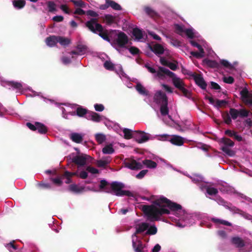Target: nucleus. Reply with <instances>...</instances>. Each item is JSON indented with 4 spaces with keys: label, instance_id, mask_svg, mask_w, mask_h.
Wrapping results in <instances>:
<instances>
[{
    "label": "nucleus",
    "instance_id": "6ab92c4d",
    "mask_svg": "<svg viewBox=\"0 0 252 252\" xmlns=\"http://www.w3.org/2000/svg\"><path fill=\"white\" fill-rule=\"evenodd\" d=\"M169 141L174 145L181 146L185 143V139L179 135H174Z\"/></svg>",
    "mask_w": 252,
    "mask_h": 252
},
{
    "label": "nucleus",
    "instance_id": "423d86ee",
    "mask_svg": "<svg viewBox=\"0 0 252 252\" xmlns=\"http://www.w3.org/2000/svg\"><path fill=\"white\" fill-rule=\"evenodd\" d=\"M229 112L231 119L235 120L238 117L241 118L247 117L249 116L250 111L246 109H236L231 108L229 109Z\"/></svg>",
    "mask_w": 252,
    "mask_h": 252
},
{
    "label": "nucleus",
    "instance_id": "69168bd1",
    "mask_svg": "<svg viewBox=\"0 0 252 252\" xmlns=\"http://www.w3.org/2000/svg\"><path fill=\"white\" fill-rule=\"evenodd\" d=\"M86 170L92 174L98 173V170L91 166H89L86 168Z\"/></svg>",
    "mask_w": 252,
    "mask_h": 252
},
{
    "label": "nucleus",
    "instance_id": "c85d7f7f",
    "mask_svg": "<svg viewBox=\"0 0 252 252\" xmlns=\"http://www.w3.org/2000/svg\"><path fill=\"white\" fill-rule=\"evenodd\" d=\"M76 112L78 116L83 117L85 116L86 117L87 116V114H88L89 111L82 106H79L76 108Z\"/></svg>",
    "mask_w": 252,
    "mask_h": 252
},
{
    "label": "nucleus",
    "instance_id": "de8ad7c7",
    "mask_svg": "<svg viewBox=\"0 0 252 252\" xmlns=\"http://www.w3.org/2000/svg\"><path fill=\"white\" fill-rule=\"evenodd\" d=\"M206 191L210 195H216L218 193V190L216 188L210 187L206 188Z\"/></svg>",
    "mask_w": 252,
    "mask_h": 252
},
{
    "label": "nucleus",
    "instance_id": "49530a36",
    "mask_svg": "<svg viewBox=\"0 0 252 252\" xmlns=\"http://www.w3.org/2000/svg\"><path fill=\"white\" fill-rule=\"evenodd\" d=\"M185 86H184L181 89H180L179 90L182 92V93H183V95L185 97H187L188 98H191V93L189 91L187 90L186 88H185Z\"/></svg>",
    "mask_w": 252,
    "mask_h": 252
},
{
    "label": "nucleus",
    "instance_id": "dca6fc26",
    "mask_svg": "<svg viewBox=\"0 0 252 252\" xmlns=\"http://www.w3.org/2000/svg\"><path fill=\"white\" fill-rule=\"evenodd\" d=\"M132 248L135 252H144V248L145 246L143 244L142 242L136 239L134 240L133 238L132 241Z\"/></svg>",
    "mask_w": 252,
    "mask_h": 252
},
{
    "label": "nucleus",
    "instance_id": "20e7f679",
    "mask_svg": "<svg viewBox=\"0 0 252 252\" xmlns=\"http://www.w3.org/2000/svg\"><path fill=\"white\" fill-rule=\"evenodd\" d=\"M220 142L224 144V146L221 147L220 150L226 155L230 157L233 156L235 153L233 150H231L229 147H233L234 145V142L229 138L226 137H223L221 138Z\"/></svg>",
    "mask_w": 252,
    "mask_h": 252
},
{
    "label": "nucleus",
    "instance_id": "0eeeda50",
    "mask_svg": "<svg viewBox=\"0 0 252 252\" xmlns=\"http://www.w3.org/2000/svg\"><path fill=\"white\" fill-rule=\"evenodd\" d=\"M123 164L125 167L132 170H137L143 168L142 164L140 162H137L132 158H125Z\"/></svg>",
    "mask_w": 252,
    "mask_h": 252
},
{
    "label": "nucleus",
    "instance_id": "f704fd0d",
    "mask_svg": "<svg viewBox=\"0 0 252 252\" xmlns=\"http://www.w3.org/2000/svg\"><path fill=\"white\" fill-rule=\"evenodd\" d=\"M142 163L147 167L149 168H155L157 166V164L155 161L150 159H145L143 160Z\"/></svg>",
    "mask_w": 252,
    "mask_h": 252
},
{
    "label": "nucleus",
    "instance_id": "aec40b11",
    "mask_svg": "<svg viewBox=\"0 0 252 252\" xmlns=\"http://www.w3.org/2000/svg\"><path fill=\"white\" fill-rule=\"evenodd\" d=\"M149 228V224L146 222H142L138 225L135 232L132 235V237H137V234H140Z\"/></svg>",
    "mask_w": 252,
    "mask_h": 252
},
{
    "label": "nucleus",
    "instance_id": "1a4fd4ad",
    "mask_svg": "<svg viewBox=\"0 0 252 252\" xmlns=\"http://www.w3.org/2000/svg\"><path fill=\"white\" fill-rule=\"evenodd\" d=\"M189 75L193 77L196 85L200 88L203 90L206 89L207 86V83L201 74H196L195 73H192L190 72Z\"/></svg>",
    "mask_w": 252,
    "mask_h": 252
},
{
    "label": "nucleus",
    "instance_id": "09e8293b",
    "mask_svg": "<svg viewBox=\"0 0 252 252\" xmlns=\"http://www.w3.org/2000/svg\"><path fill=\"white\" fill-rule=\"evenodd\" d=\"M157 231V227L155 225H152L148 229L146 234L147 235H155Z\"/></svg>",
    "mask_w": 252,
    "mask_h": 252
},
{
    "label": "nucleus",
    "instance_id": "0e129e2a",
    "mask_svg": "<svg viewBox=\"0 0 252 252\" xmlns=\"http://www.w3.org/2000/svg\"><path fill=\"white\" fill-rule=\"evenodd\" d=\"M185 33L189 38H193L194 37V33L191 29H186L185 31Z\"/></svg>",
    "mask_w": 252,
    "mask_h": 252
},
{
    "label": "nucleus",
    "instance_id": "412c9836",
    "mask_svg": "<svg viewBox=\"0 0 252 252\" xmlns=\"http://www.w3.org/2000/svg\"><path fill=\"white\" fill-rule=\"evenodd\" d=\"M86 118L88 120H91L96 123L100 122L101 120L100 115L94 112L90 111L88 114H87V116L86 117Z\"/></svg>",
    "mask_w": 252,
    "mask_h": 252
},
{
    "label": "nucleus",
    "instance_id": "680f3d73",
    "mask_svg": "<svg viewBox=\"0 0 252 252\" xmlns=\"http://www.w3.org/2000/svg\"><path fill=\"white\" fill-rule=\"evenodd\" d=\"M148 170H142L136 175V178L138 179H141L145 176Z\"/></svg>",
    "mask_w": 252,
    "mask_h": 252
},
{
    "label": "nucleus",
    "instance_id": "39448f33",
    "mask_svg": "<svg viewBox=\"0 0 252 252\" xmlns=\"http://www.w3.org/2000/svg\"><path fill=\"white\" fill-rule=\"evenodd\" d=\"M117 38L114 41V43L117 44L119 47L124 48L128 43V38L127 35L123 32H118L114 33Z\"/></svg>",
    "mask_w": 252,
    "mask_h": 252
},
{
    "label": "nucleus",
    "instance_id": "f8f14e48",
    "mask_svg": "<svg viewBox=\"0 0 252 252\" xmlns=\"http://www.w3.org/2000/svg\"><path fill=\"white\" fill-rule=\"evenodd\" d=\"M133 138L138 143H144L149 139V137L147 134L142 131H134Z\"/></svg>",
    "mask_w": 252,
    "mask_h": 252
},
{
    "label": "nucleus",
    "instance_id": "f03ea898",
    "mask_svg": "<svg viewBox=\"0 0 252 252\" xmlns=\"http://www.w3.org/2000/svg\"><path fill=\"white\" fill-rule=\"evenodd\" d=\"M109 183L105 180H101L99 186V189L108 193L114 194L117 196H122L126 195L127 196L133 197V193L129 190H122L124 188V185L121 183L118 182H113L110 184V187H108Z\"/></svg>",
    "mask_w": 252,
    "mask_h": 252
},
{
    "label": "nucleus",
    "instance_id": "a211bd4d",
    "mask_svg": "<svg viewBox=\"0 0 252 252\" xmlns=\"http://www.w3.org/2000/svg\"><path fill=\"white\" fill-rule=\"evenodd\" d=\"M231 243L237 248L241 249L245 246V241L238 236L233 237L231 239Z\"/></svg>",
    "mask_w": 252,
    "mask_h": 252
},
{
    "label": "nucleus",
    "instance_id": "f3484780",
    "mask_svg": "<svg viewBox=\"0 0 252 252\" xmlns=\"http://www.w3.org/2000/svg\"><path fill=\"white\" fill-rule=\"evenodd\" d=\"M150 50L154 52L157 56H160L164 53V49L162 45L159 44H156L153 46H149Z\"/></svg>",
    "mask_w": 252,
    "mask_h": 252
},
{
    "label": "nucleus",
    "instance_id": "a19ab883",
    "mask_svg": "<svg viewBox=\"0 0 252 252\" xmlns=\"http://www.w3.org/2000/svg\"><path fill=\"white\" fill-rule=\"evenodd\" d=\"M228 101L225 100L217 99L214 106L216 108L225 107L228 104Z\"/></svg>",
    "mask_w": 252,
    "mask_h": 252
},
{
    "label": "nucleus",
    "instance_id": "8fccbe9b",
    "mask_svg": "<svg viewBox=\"0 0 252 252\" xmlns=\"http://www.w3.org/2000/svg\"><path fill=\"white\" fill-rule=\"evenodd\" d=\"M104 67L107 70H113L114 65L110 61H106L104 63Z\"/></svg>",
    "mask_w": 252,
    "mask_h": 252
},
{
    "label": "nucleus",
    "instance_id": "4468645a",
    "mask_svg": "<svg viewBox=\"0 0 252 252\" xmlns=\"http://www.w3.org/2000/svg\"><path fill=\"white\" fill-rule=\"evenodd\" d=\"M159 62L162 65L169 67L172 70L175 71L178 68V62L175 60L172 63L167 61L165 57H160Z\"/></svg>",
    "mask_w": 252,
    "mask_h": 252
},
{
    "label": "nucleus",
    "instance_id": "f257e3e1",
    "mask_svg": "<svg viewBox=\"0 0 252 252\" xmlns=\"http://www.w3.org/2000/svg\"><path fill=\"white\" fill-rule=\"evenodd\" d=\"M154 205H144L142 211L151 221L159 220L160 216L164 214H170L169 210L164 208L167 207L172 211H179L182 209L181 205L171 201L165 197H161L154 201Z\"/></svg>",
    "mask_w": 252,
    "mask_h": 252
},
{
    "label": "nucleus",
    "instance_id": "72a5a7b5",
    "mask_svg": "<svg viewBox=\"0 0 252 252\" xmlns=\"http://www.w3.org/2000/svg\"><path fill=\"white\" fill-rule=\"evenodd\" d=\"M221 116L223 118L224 122L228 125H230L232 123V119L229 114V112L228 113L227 111H224L221 113Z\"/></svg>",
    "mask_w": 252,
    "mask_h": 252
},
{
    "label": "nucleus",
    "instance_id": "9b49d317",
    "mask_svg": "<svg viewBox=\"0 0 252 252\" xmlns=\"http://www.w3.org/2000/svg\"><path fill=\"white\" fill-rule=\"evenodd\" d=\"M154 101L158 104H162L168 102V98L166 94L161 91H157L154 96Z\"/></svg>",
    "mask_w": 252,
    "mask_h": 252
},
{
    "label": "nucleus",
    "instance_id": "a18cd8bd",
    "mask_svg": "<svg viewBox=\"0 0 252 252\" xmlns=\"http://www.w3.org/2000/svg\"><path fill=\"white\" fill-rule=\"evenodd\" d=\"M76 48L78 50V51L80 53V54L81 55L86 51L87 50V46L85 45L79 43L77 44Z\"/></svg>",
    "mask_w": 252,
    "mask_h": 252
},
{
    "label": "nucleus",
    "instance_id": "e2e57ef3",
    "mask_svg": "<svg viewBox=\"0 0 252 252\" xmlns=\"http://www.w3.org/2000/svg\"><path fill=\"white\" fill-rule=\"evenodd\" d=\"M79 176V174L78 172H70L68 171H66L64 172L63 176H67V177H71L72 176Z\"/></svg>",
    "mask_w": 252,
    "mask_h": 252
},
{
    "label": "nucleus",
    "instance_id": "c9c22d12",
    "mask_svg": "<svg viewBox=\"0 0 252 252\" xmlns=\"http://www.w3.org/2000/svg\"><path fill=\"white\" fill-rule=\"evenodd\" d=\"M12 2L13 6L18 9H22L26 5V1L24 0H14Z\"/></svg>",
    "mask_w": 252,
    "mask_h": 252
},
{
    "label": "nucleus",
    "instance_id": "2eb2a0df",
    "mask_svg": "<svg viewBox=\"0 0 252 252\" xmlns=\"http://www.w3.org/2000/svg\"><path fill=\"white\" fill-rule=\"evenodd\" d=\"M87 157L86 155H77L71 158V161L79 166H82L86 164Z\"/></svg>",
    "mask_w": 252,
    "mask_h": 252
},
{
    "label": "nucleus",
    "instance_id": "864d4df0",
    "mask_svg": "<svg viewBox=\"0 0 252 252\" xmlns=\"http://www.w3.org/2000/svg\"><path fill=\"white\" fill-rule=\"evenodd\" d=\"M225 207L227 209L229 210L230 211H231L232 212H233L235 213L241 214V213L242 212V211L241 210H240L239 209H238V208H237L234 206L226 205Z\"/></svg>",
    "mask_w": 252,
    "mask_h": 252
},
{
    "label": "nucleus",
    "instance_id": "bb28decb",
    "mask_svg": "<svg viewBox=\"0 0 252 252\" xmlns=\"http://www.w3.org/2000/svg\"><path fill=\"white\" fill-rule=\"evenodd\" d=\"M70 138L76 143H80L83 141V136L78 133H72L70 135Z\"/></svg>",
    "mask_w": 252,
    "mask_h": 252
},
{
    "label": "nucleus",
    "instance_id": "79ce46f5",
    "mask_svg": "<svg viewBox=\"0 0 252 252\" xmlns=\"http://www.w3.org/2000/svg\"><path fill=\"white\" fill-rule=\"evenodd\" d=\"M102 151L104 154H112L114 153L115 150L112 145H107L102 149Z\"/></svg>",
    "mask_w": 252,
    "mask_h": 252
},
{
    "label": "nucleus",
    "instance_id": "338daca9",
    "mask_svg": "<svg viewBox=\"0 0 252 252\" xmlns=\"http://www.w3.org/2000/svg\"><path fill=\"white\" fill-rule=\"evenodd\" d=\"M94 109L95 111H98V112H101L104 110V106L101 104H95L94 105Z\"/></svg>",
    "mask_w": 252,
    "mask_h": 252
},
{
    "label": "nucleus",
    "instance_id": "ea45409f",
    "mask_svg": "<svg viewBox=\"0 0 252 252\" xmlns=\"http://www.w3.org/2000/svg\"><path fill=\"white\" fill-rule=\"evenodd\" d=\"M124 133V137L125 139H129L133 138V131L128 128H124L123 130Z\"/></svg>",
    "mask_w": 252,
    "mask_h": 252
},
{
    "label": "nucleus",
    "instance_id": "4c0bfd02",
    "mask_svg": "<svg viewBox=\"0 0 252 252\" xmlns=\"http://www.w3.org/2000/svg\"><path fill=\"white\" fill-rule=\"evenodd\" d=\"M116 17L111 14H105L104 20L107 25H111L115 22Z\"/></svg>",
    "mask_w": 252,
    "mask_h": 252
},
{
    "label": "nucleus",
    "instance_id": "cd10ccee",
    "mask_svg": "<svg viewBox=\"0 0 252 252\" xmlns=\"http://www.w3.org/2000/svg\"><path fill=\"white\" fill-rule=\"evenodd\" d=\"M58 43L62 46L65 47L71 43V40L69 38L62 36H58Z\"/></svg>",
    "mask_w": 252,
    "mask_h": 252
},
{
    "label": "nucleus",
    "instance_id": "bf43d9fd",
    "mask_svg": "<svg viewBox=\"0 0 252 252\" xmlns=\"http://www.w3.org/2000/svg\"><path fill=\"white\" fill-rule=\"evenodd\" d=\"M128 50L130 53L133 55H137L140 52L139 49L138 48L134 46H132L130 47Z\"/></svg>",
    "mask_w": 252,
    "mask_h": 252
},
{
    "label": "nucleus",
    "instance_id": "4d7b16f0",
    "mask_svg": "<svg viewBox=\"0 0 252 252\" xmlns=\"http://www.w3.org/2000/svg\"><path fill=\"white\" fill-rule=\"evenodd\" d=\"M220 62L221 65L229 69H231L234 67L233 66L226 60H222L220 61Z\"/></svg>",
    "mask_w": 252,
    "mask_h": 252
},
{
    "label": "nucleus",
    "instance_id": "2f4dec72",
    "mask_svg": "<svg viewBox=\"0 0 252 252\" xmlns=\"http://www.w3.org/2000/svg\"><path fill=\"white\" fill-rule=\"evenodd\" d=\"M35 124L36 126V130L40 134H45L47 131V127L43 124L39 122H35Z\"/></svg>",
    "mask_w": 252,
    "mask_h": 252
},
{
    "label": "nucleus",
    "instance_id": "774afa93",
    "mask_svg": "<svg viewBox=\"0 0 252 252\" xmlns=\"http://www.w3.org/2000/svg\"><path fill=\"white\" fill-rule=\"evenodd\" d=\"M86 14L88 16L95 17L94 18H96V17L98 16V14L96 12L92 10H89L87 11Z\"/></svg>",
    "mask_w": 252,
    "mask_h": 252
},
{
    "label": "nucleus",
    "instance_id": "e433bc0d",
    "mask_svg": "<svg viewBox=\"0 0 252 252\" xmlns=\"http://www.w3.org/2000/svg\"><path fill=\"white\" fill-rule=\"evenodd\" d=\"M211 221L216 224H221L228 226H230L232 225V224L230 222L226 220H220L215 218H212Z\"/></svg>",
    "mask_w": 252,
    "mask_h": 252
},
{
    "label": "nucleus",
    "instance_id": "052dcab7",
    "mask_svg": "<svg viewBox=\"0 0 252 252\" xmlns=\"http://www.w3.org/2000/svg\"><path fill=\"white\" fill-rule=\"evenodd\" d=\"M223 81L224 83L227 84H231L234 82V79L232 76L224 77L223 78Z\"/></svg>",
    "mask_w": 252,
    "mask_h": 252
},
{
    "label": "nucleus",
    "instance_id": "7c9ffc66",
    "mask_svg": "<svg viewBox=\"0 0 252 252\" xmlns=\"http://www.w3.org/2000/svg\"><path fill=\"white\" fill-rule=\"evenodd\" d=\"M135 89L140 94L145 96L149 95V91H147L140 83H137L136 84Z\"/></svg>",
    "mask_w": 252,
    "mask_h": 252
},
{
    "label": "nucleus",
    "instance_id": "7ed1b4c3",
    "mask_svg": "<svg viewBox=\"0 0 252 252\" xmlns=\"http://www.w3.org/2000/svg\"><path fill=\"white\" fill-rule=\"evenodd\" d=\"M86 27L92 32L98 35L104 40L110 42V36L114 33L117 32V30H110L109 31L104 29L102 26L98 23L97 18H91L89 21L85 23Z\"/></svg>",
    "mask_w": 252,
    "mask_h": 252
},
{
    "label": "nucleus",
    "instance_id": "b1692460",
    "mask_svg": "<svg viewBox=\"0 0 252 252\" xmlns=\"http://www.w3.org/2000/svg\"><path fill=\"white\" fill-rule=\"evenodd\" d=\"M46 44L50 47L55 46L58 43V36L50 35L46 38Z\"/></svg>",
    "mask_w": 252,
    "mask_h": 252
},
{
    "label": "nucleus",
    "instance_id": "4be33fe9",
    "mask_svg": "<svg viewBox=\"0 0 252 252\" xmlns=\"http://www.w3.org/2000/svg\"><path fill=\"white\" fill-rule=\"evenodd\" d=\"M6 84L7 86L12 87L13 89L18 91L20 92H22L23 90V85L20 82L11 81L6 82Z\"/></svg>",
    "mask_w": 252,
    "mask_h": 252
},
{
    "label": "nucleus",
    "instance_id": "37998d69",
    "mask_svg": "<svg viewBox=\"0 0 252 252\" xmlns=\"http://www.w3.org/2000/svg\"><path fill=\"white\" fill-rule=\"evenodd\" d=\"M206 64L213 68H218L220 67V64L215 61L207 60L206 61Z\"/></svg>",
    "mask_w": 252,
    "mask_h": 252
},
{
    "label": "nucleus",
    "instance_id": "c03bdc74",
    "mask_svg": "<svg viewBox=\"0 0 252 252\" xmlns=\"http://www.w3.org/2000/svg\"><path fill=\"white\" fill-rule=\"evenodd\" d=\"M95 140L99 144L102 143L105 140L106 137L105 135L101 133H97L95 136Z\"/></svg>",
    "mask_w": 252,
    "mask_h": 252
},
{
    "label": "nucleus",
    "instance_id": "58836bf2",
    "mask_svg": "<svg viewBox=\"0 0 252 252\" xmlns=\"http://www.w3.org/2000/svg\"><path fill=\"white\" fill-rule=\"evenodd\" d=\"M160 112L162 116H166L168 114V102L160 104Z\"/></svg>",
    "mask_w": 252,
    "mask_h": 252
},
{
    "label": "nucleus",
    "instance_id": "a878e982",
    "mask_svg": "<svg viewBox=\"0 0 252 252\" xmlns=\"http://www.w3.org/2000/svg\"><path fill=\"white\" fill-rule=\"evenodd\" d=\"M132 34L135 38L138 40L143 37V31L138 28H135L133 29Z\"/></svg>",
    "mask_w": 252,
    "mask_h": 252
},
{
    "label": "nucleus",
    "instance_id": "9d476101",
    "mask_svg": "<svg viewBox=\"0 0 252 252\" xmlns=\"http://www.w3.org/2000/svg\"><path fill=\"white\" fill-rule=\"evenodd\" d=\"M105 3L101 4L99 6V8L101 10H106L109 7H111L115 10H121L122 9L121 6L112 0H105Z\"/></svg>",
    "mask_w": 252,
    "mask_h": 252
},
{
    "label": "nucleus",
    "instance_id": "6e6552de",
    "mask_svg": "<svg viewBox=\"0 0 252 252\" xmlns=\"http://www.w3.org/2000/svg\"><path fill=\"white\" fill-rule=\"evenodd\" d=\"M175 75L176 74L174 72L162 66H158V70L157 72V76L160 79L168 77L172 79Z\"/></svg>",
    "mask_w": 252,
    "mask_h": 252
},
{
    "label": "nucleus",
    "instance_id": "13d9d810",
    "mask_svg": "<svg viewBox=\"0 0 252 252\" xmlns=\"http://www.w3.org/2000/svg\"><path fill=\"white\" fill-rule=\"evenodd\" d=\"M204 54H205V52L202 53L200 51H199V52H195V51H192L190 52V54L192 56H193L197 59H200V58H203L204 56Z\"/></svg>",
    "mask_w": 252,
    "mask_h": 252
},
{
    "label": "nucleus",
    "instance_id": "5701e85b",
    "mask_svg": "<svg viewBox=\"0 0 252 252\" xmlns=\"http://www.w3.org/2000/svg\"><path fill=\"white\" fill-rule=\"evenodd\" d=\"M172 81L174 86L178 90L186 86L183 81L180 78L177 77L176 75L172 78Z\"/></svg>",
    "mask_w": 252,
    "mask_h": 252
},
{
    "label": "nucleus",
    "instance_id": "c756f323",
    "mask_svg": "<svg viewBox=\"0 0 252 252\" xmlns=\"http://www.w3.org/2000/svg\"><path fill=\"white\" fill-rule=\"evenodd\" d=\"M111 161V158L109 157L103 158L102 159L97 160V165L99 167H105Z\"/></svg>",
    "mask_w": 252,
    "mask_h": 252
},
{
    "label": "nucleus",
    "instance_id": "6e6d98bb",
    "mask_svg": "<svg viewBox=\"0 0 252 252\" xmlns=\"http://www.w3.org/2000/svg\"><path fill=\"white\" fill-rule=\"evenodd\" d=\"M190 44H191L192 46H193V47H195L197 48L200 52H201L202 53H204V51L203 48H202L201 45H200L199 44H198L197 42H196L195 41L191 40V41H190Z\"/></svg>",
    "mask_w": 252,
    "mask_h": 252
},
{
    "label": "nucleus",
    "instance_id": "603ef678",
    "mask_svg": "<svg viewBox=\"0 0 252 252\" xmlns=\"http://www.w3.org/2000/svg\"><path fill=\"white\" fill-rule=\"evenodd\" d=\"M77 6L85 7L86 4L82 0H70Z\"/></svg>",
    "mask_w": 252,
    "mask_h": 252
},
{
    "label": "nucleus",
    "instance_id": "3c124183",
    "mask_svg": "<svg viewBox=\"0 0 252 252\" xmlns=\"http://www.w3.org/2000/svg\"><path fill=\"white\" fill-rule=\"evenodd\" d=\"M175 30L176 33L182 35L183 33L185 32V31L183 27L179 24H176L175 26Z\"/></svg>",
    "mask_w": 252,
    "mask_h": 252
},
{
    "label": "nucleus",
    "instance_id": "5fc2aeb1",
    "mask_svg": "<svg viewBox=\"0 0 252 252\" xmlns=\"http://www.w3.org/2000/svg\"><path fill=\"white\" fill-rule=\"evenodd\" d=\"M47 6L49 9V11L50 12H53L56 10V4L55 3L52 1H49L47 2Z\"/></svg>",
    "mask_w": 252,
    "mask_h": 252
},
{
    "label": "nucleus",
    "instance_id": "473e14b6",
    "mask_svg": "<svg viewBox=\"0 0 252 252\" xmlns=\"http://www.w3.org/2000/svg\"><path fill=\"white\" fill-rule=\"evenodd\" d=\"M144 11L147 15L153 18H158L159 16L158 14L153 9L150 7H145Z\"/></svg>",
    "mask_w": 252,
    "mask_h": 252
},
{
    "label": "nucleus",
    "instance_id": "393cba45",
    "mask_svg": "<svg viewBox=\"0 0 252 252\" xmlns=\"http://www.w3.org/2000/svg\"><path fill=\"white\" fill-rule=\"evenodd\" d=\"M84 187H79L76 184H71L69 186V190L74 193H81L84 190Z\"/></svg>",
    "mask_w": 252,
    "mask_h": 252
},
{
    "label": "nucleus",
    "instance_id": "ddd939ff",
    "mask_svg": "<svg viewBox=\"0 0 252 252\" xmlns=\"http://www.w3.org/2000/svg\"><path fill=\"white\" fill-rule=\"evenodd\" d=\"M240 95L245 103L252 106V94L249 93L246 87L244 88L240 92Z\"/></svg>",
    "mask_w": 252,
    "mask_h": 252
}]
</instances>
